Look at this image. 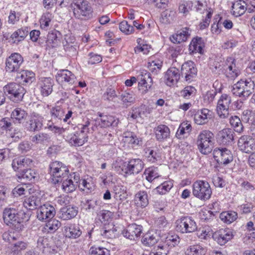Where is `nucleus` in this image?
Wrapping results in <instances>:
<instances>
[{
	"label": "nucleus",
	"instance_id": "nucleus-34",
	"mask_svg": "<svg viewBox=\"0 0 255 255\" xmlns=\"http://www.w3.org/2000/svg\"><path fill=\"white\" fill-rule=\"evenodd\" d=\"M205 46L204 40L201 37H196L192 39L191 42L189 49L193 53H198L202 54L203 53V47Z\"/></svg>",
	"mask_w": 255,
	"mask_h": 255
},
{
	"label": "nucleus",
	"instance_id": "nucleus-11",
	"mask_svg": "<svg viewBox=\"0 0 255 255\" xmlns=\"http://www.w3.org/2000/svg\"><path fill=\"white\" fill-rule=\"evenodd\" d=\"M231 97L226 94H222L218 100L217 112L221 119L227 118L229 116V107L231 103Z\"/></svg>",
	"mask_w": 255,
	"mask_h": 255
},
{
	"label": "nucleus",
	"instance_id": "nucleus-7",
	"mask_svg": "<svg viewBox=\"0 0 255 255\" xmlns=\"http://www.w3.org/2000/svg\"><path fill=\"white\" fill-rule=\"evenodd\" d=\"M2 236L4 240L11 243L9 255H19L27 247L26 242L22 241H16V238L14 236V233H5Z\"/></svg>",
	"mask_w": 255,
	"mask_h": 255
},
{
	"label": "nucleus",
	"instance_id": "nucleus-26",
	"mask_svg": "<svg viewBox=\"0 0 255 255\" xmlns=\"http://www.w3.org/2000/svg\"><path fill=\"white\" fill-rule=\"evenodd\" d=\"M15 80L23 85L30 84L35 80V74L31 71L23 70L17 72Z\"/></svg>",
	"mask_w": 255,
	"mask_h": 255
},
{
	"label": "nucleus",
	"instance_id": "nucleus-20",
	"mask_svg": "<svg viewBox=\"0 0 255 255\" xmlns=\"http://www.w3.org/2000/svg\"><path fill=\"white\" fill-rule=\"evenodd\" d=\"M88 136L84 130L77 131L67 136L66 140L72 145L79 146L83 145L87 141Z\"/></svg>",
	"mask_w": 255,
	"mask_h": 255
},
{
	"label": "nucleus",
	"instance_id": "nucleus-42",
	"mask_svg": "<svg viewBox=\"0 0 255 255\" xmlns=\"http://www.w3.org/2000/svg\"><path fill=\"white\" fill-rule=\"evenodd\" d=\"M156 138L158 140H162L169 136V128L165 125H159L155 128Z\"/></svg>",
	"mask_w": 255,
	"mask_h": 255
},
{
	"label": "nucleus",
	"instance_id": "nucleus-46",
	"mask_svg": "<svg viewBox=\"0 0 255 255\" xmlns=\"http://www.w3.org/2000/svg\"><path fill=\"white\" fill-rule=\"evenodd\" d=\"M47 221L44 228L48 233H54L61 225V222L55 219H49Z\"/></svg>",
	"mask_w": 255,
	"mask_h": 255
},
{
	"label": "nucleus",
	"instance_id": "nucleus-23",
	"mask_svg": "<svg viewBox=\"0 0 255 255\" xmlns=\"http://www.w3.org/2000/svg\"><path fill=\"white\" fill-rule=\"evenodd\" d=\"M56 80L59 83H68L70 85L74 84L76 80L74 74L68 70H60L56 76Z\"/></svg>",
	"mask_w": 255,
	"mask_h": 255
},
{
	"label": "nucleus",
	"instance_id": "nucleus-48",
	"mask_svg": "<svg viewBox=\"0 0 255 255\" xmlns=\"http://www.w3.org/2000/svg\"><path fill=\"white\" fill-rule=\"evenodd\" d=\"M146 180L151 182L154 179L159 177V173L157 167L151 166L146 169L144 171Z\"/></svg>",
	"mask_w": 255,
	"mask_h": 255
},
{
	"label": "nucleus",
	"instance_id": "nucleus-15",
	"mask_svg": "<svg viewBox=\"0 0 255 255\" xmlns=\"http://www.w3.org/2000/svg\"><path fill=\"white\" fill-rule=\"evenodd\" d=\"M233 237V232L229 228L220 229L212 234L213 239L221 246L225 245Z\"/></svg>",
	"mask_w": 255,
	"mask_h": 255
},
{
	"label": "nucleus",
	"instance_id": "nucleus-27",
	"mask_svg": "<svg viewBox=\"0 0 255 255\" xmlns=\"http://www.w3.org/2000/svg\"><path fill=\"white\" fill-rule=\"evenodd\" d=\"M78 208L69 205L62 208L59 212V217L63 220H68L74 218L78 213Z\"/></svg>",
	"mask_w": 255,
	"mask_h": 255
},
{
	"label": "nucleus",
	"instance_id": "nucleus-49",
	"mask_svg": "<svg viewBox=\"0 0 255 255\" xmlns=\"http://www.w3.org/2000/svg\"><path fill=\"white\" fill-rule=\"evenodd\" d=\"M193 3L194 8H195L196 11L200 13H206V15L207 13L211 9L212 12V14L213 13V9L211 7H209L206 2H202L198 0L193 2Z\"/></svg>",
	"mask_w": 255,
	"mask_h": 255
},
{
	"label": "nucleus",
	"instance_id": "nucleus-40",
	"mask_svg": "<svg viewBox=\"0 0 255 255\" xmlns=\"http://www.w3.org/2000/svg\"><path fill=\"white\" fill-rule=\"evenodd\" d=\"M124 140L132 147L140 146L142 144V140L137 137L133 133L128 132L124 133Z\"/></svg>",
	"mask_w": 255,
	"mask_h": 255
},
{
	"label": "nucleus",
	"instance_id": "nucleus-14",
	"mask_svg": "<svg viewBox=\"0 0 255 255\" xmlns=\"http://www.w3.org/2000/svg\"><path fill=\"white\" fill-rule=\"evenodd\" d=\"M197 70L194 63L191 61H188L183 63L181 67V75L184 77L185 80L190 83L197 75Z\"/></svg>",
	"mask_w": 255,
	"mask_h": 255
},
{
	"label": "nucleus",
	"instance_id": "nucleus-41",
	"mask_svg": "<svg viewBox=\"0 0 255 255\" xmlns=\"http://www.w3.org/2000/svg\"><path fill=\"white\" fill-rule=\"evenodd\" d=\"M37 175L36 172L30 168L25 169L20 171L17 175V178L21 182L22 180L25 181H30L34 180Z\"/></svg>",
	"mask_w": 255,
	"mask_h": 255
},
{
	"label": "nucleus",
	"instance_id": "nucleus-51",
	"mask_svg": "<svg viewBox=\"0 0 255 255\" xmlns=\"http://www.w3.org/2000/svg\"><path fill=\"white\" fill-rule=\"evenodd\" d=\"M53 18L52 13L46 12L43 13L40 19V25L41 29L47 30L48 29L49 24Z\"/></svg>",
	"mask_w": 255,
	"mask_h": 255
},
{
	"label": "nucleus",
	"instance_id": "nucleus-60",
	"mask_svg": "<svg viewBox=\"0 0 255 255\" xmlns=\"http://www.w3.org/2000/svg\"><path fill=\"white\" fill-rule=\"evenodd\" d=\"M180 242V238L177 235H168L165 238V244L171 248L178 245Z\"/></svg>",
	"mask_w": 255,
	"mask_h": 255
},
{
	"label": "nucleus",
	"instance_id": "nucleus-8",
	"mask_svg": "<svg viewBox=\"0 0 255 255\" xmlns=\"http://www.w3.org/2000/svg\"><path fill=\"white\" fill-rule=\"evenodd\" d=\"M4 91L7 93L9 98L12 101L18 102L22 100L24 94V89L15 83H10L5 85Z\"/></svg>",
	"mask_w": 255,
	"mask_h": 255
},
{
	"label": "nucleus",
	"instance_id": "nucleus-30",
	"mask_svg": "<svg viewBox=\"0 0 255 255\" xmlns=\"http://www.w3.org/2000/svg\"><path fill=\"white\" fill-rule=\"evenodd\" d=\"M211 111L207 109H203L194 115L195 123L199 125H203L208 122L209 119L211 117Z\"/></svg>",
	"mask_w": 255,
	"mask_h": 255
},
{
	"label": "nucleus",
	"instance_id": "nucleus-47",
	"mask_svg": "<svg viewBox=\"0 0 255 255\" xmlns=\"http://www.w3.org/2000/svg\"><path fill=\"white\" fill-rule=\"evenodd\" d=\"M237 213L233 211L223 212L220 215V219L225 223L230 224L237 218Z\"/></svg>",
	"mask_w": 255,
	"mask_h": 255
},
{
	"label": "nucleus",
	"instance_id": "nucleus-56",
	"mask_svg": "<svg viewBox=\"0 0 255 255\" xmlns=\"http://www.w3.org/2000/svg\"><path fill=\"white\" fill-rule=\"evenodd\" d=\"M61 182H62V189L66 193H71L75 191L77 188L71 179H70L68 177L64 179Z\"/></svg>",
	"mask_w": 255,
	"mask_h": 255
},
{
	"label": "nucleus",
	"instance_id": "nucleus-33",
	"mask_svg": "<svg viewBox=\"0 0 255 255\" xmlns=\"http://www.w3.org/2000/svg\"><path fill=\"white\" fill-rule=\"evenodd\" d=\"M247 4L243 0H237L232 6V13L235 16H240L245 13L247 10Z\"/></svg>",
	"mask_w": 255,
	"mask_h": 255
},
{
	"label": "nucleus",
	"instance_id": "nucleus-2",
	"mask_svg": "<svg viewBox=\"0 0 255 255\" xmlns=\"http://www.w3.org/2000/svg\"><path fill=\"white\" fill-rule=\"evenodd\" d=\"M255 86L252 79H241L233 85L231 91L233 95L246 99L254 92Z\"/></svg>",
	"mask_w": 255,
	"mask_h": 255
},
{
	"label": "nucleus",
	"instance_id": "nucleus-43",
	"mask_svg": "<svg viewBox=\"0 0 255 255\" xmlns=\"http://www.w3.org/2000/svg\"><path fill=\"white\" fill-rule=\"evenodd\" d=\"M28 33V31L26 28H22L14 32L11 34L10 38L13 43L18 44L19 42L24 40Z\"/></svg>",
	"mask_w": 255,
	"mask_h": 255
},
{
	"label": "nucleus",
	"instance_id": "nucleus-28",
	"mask_svg": "<svg viewBox=\"0 0 255 255\" xmlns=\"http://www.w3.org/2000/svg\"><path fill=\"white\" fill-rule=\"evenodd\" d=\"M100 118L97 119L99 125L102 128H107L110 126L116 127L119 123V120L115 117L110 115L99 114Z\"/></svg>",
	"mask_w": 255,
	"mask_h": 255
},
{
	"label": "nucleus",
	"instance_id": "nucleus-22",
	"mask_svg": "<svg viewBox=\"0 0 255 255\" xmlns=\"http://www.w3.org/2000/svg\"><path fill=\"white\" fill-rule=\"evenodd\" d=\"M82 231L78 225L67 224L63 227V233L66 238L76 239L82 234Z\"/></svg>",
	"mask_w": 255,
	"mask_h": 255
},
{
	"label": "nucleus",
	"instance_id": "nucleus-62",
	"mask_svg": "<svg viewBox=\"0 0 255 255\" xmlns=\"http://www.w3.org/2000/svg\"><path fill=\"white\" fill-rule=\"evenodd\" d=\"M113 213L108 210H103L98 214L99 219L102 223H106L111 220Z\"/></svg>",
	"mask_w": 255,
	"mask_h": 255
},
{
	"label": "nucleus",
	"instance_id": "nucleus-36",
	"mask_svg": "<svg viewBox=\"0 0 255 255\" xmlns=\"http://www.w3.org/2000/svg\"><path fill=\"white\" fill-rule=\"evenodd\" d=\"M134 201L137 207H146L149 203L147 192L145 191H139L135 195Z\"/></svg>",
	"mask_w": 255,
	"mask_h": 255
},
{
	"label": "nucleus",
	"instance_id": "nucleus-64",
	"mask_svg": "<svg viewBox=\"0 0 255 255\" xmlns=\"http://www.w3.org/2000/svg\"><path fill=\"white\" fill-rule=\"evenodd\" d=\"M196 92V89L191 86L185 87L181 92V95L184 98L188 99L193 96Z\"/></svg>",
	"mask_w": 255,
	"mask_h": 255
},
{
	"label": "nucleus",
	"instance_id": "nucleus-10",
	"mask_svg": "<svg viewBox=\"0 0 255 255\" xmlns=\"http://www.w3.org/2000/svg\"><path fill=\"white\" fill-rule=\"evenodd\" d=\"M23 62V57L19 53H12L5 60V69L6 72L8 73L18 72Z\"/></svg>",
	"mask_w": 255,
	"mask_h": 255
},
{
	"label": "nucleus",
	"instance_id": "nucleus-17",
	"mask_svg": "<svg viewBox=\"0 0 255 255\" xmlns=\"http://www.w3.org/2000/svg\"><path fill=\"white\" fill-rule=\"evenodd\" d=\"M53 80L50 77H41L39 79L37 88L44 97L49 95L53 91Z\"/></svg>",
	"mask_w": 255,
	"mask_h": 255
},
{
	"label": "nucleus",
	"instance_id": "nucleus-35",
	"mask_svg": "<svg viewBox=\"0 0 255 255\" xmlns=\"http://www.w3.org/2000/svg\"><path fill=\"white\" fill-rule=\"evenodd\" d=\"M189 35V29L185 27L178 31L176 34L173 35L170 40L174 43H180L186 41Z\"/></svg>",
	"mask_w": 255,
	"mask_h": 255
},
{
	"label": "nucleus",
	"instance_id": "nucleus-16",
	"mask_svg": "<svg viewBox=\"0 0 255 255\" xmlns=\"http://www.w3.org/2000/svg\"><path fill=\"white\" fill-rule=\"evenodd\" d=\"M56 213L55 209L53 206L46 203L40 206L37 211V218L41 221H47L52 219Z\"/></svg>",
	"mask_w": 255,
	"mask_h": 255
},
{
	"label": "nucleus",
	"instance_id": "nucleus-53",
	"mask_svg": "<svg viewBox=\"0 0 255 255\" xmlns=\"http://www.w3.org/2000/svg\"><path fill=\"white\" fill-rule=\"evenodd\" d=\"M230 123L234 128L235 131L241 133L243 131L244 127L240 119L237 116L231 117L230 118Z\"/></svg>",
	"mask_w": 255,
	"mask_h": 255
},
{
	"label": "nucleus",
	"instance_id": "nucleus-57",
	"mask_svg": "<svg viewBox=\"0 0 255 255\" xmlns=\"http://www.w3.org/2000/svg\"><path fill=\"white\" fill-rule=\"evenodd\" d=\"M50 136L45 133L40 132L31 136V141L35 143H44L50 139Z\"/></svg>",
	"mask_w": 255,
	"mask_h": 255
},
{
	"label": "nucleus",
	"instance_id": "nucleus-12",
	"mask_svg": "<svg viewBox=\"0 0 255 255\" xmlns=\"http://www.w3.org/2000/svg\"><path fill=\"white\" fill-rule=\"evenodd\" d=\"M139 80L138 84V90L142 94L146 93L151 88L153 84L151 74L146 70H142L137 76Z\"/></svg>",
	"mask_w": 255,
	"mask_h": 255
},
{
	"label": "nucleus",
	"instance_id": "nucleus-25",
	"mask_svg": "<svg viewBox=\"0 0 255 255\" xmlns=\"http://www.w3.org/2000/svg\"><path fill=\"white\" fill-rule=\"evenodd\" d=\"M233 131L232 129L226 128L220 130L217 134L218 142L223 144H228L234 140Z\"/></svg>",
	"mask_w": 255,
	"mask_h": 255
},
{
	"label": "nucleus",
	"instance_id": "nucleus-59",
	"mask_svg": "<svg viewBox=\"0 0 255 255\" xmlns=\"http://www.w3.org/2000/svg\"><path fill=\"white\" fill-rule=\"evenodd\" d=\"M173 187V183L170 181H166L156 188V190L159 194H165Z\"/></svg>",
	"mask_w": 255,
	"mask_h": 255
},
{
	"label": "nucleus",
	"instance_id": "nucleus-9",
	"mask_svg": "<svg viewBox=\"0 0 255 255\" xmlns=\"http://www.w3.org/2000/svg\"><path fill=\"white\" fill-rule=\"evenodd\" d=\"M175 223L176 230L182 233H192L197 229L196 224L191 217H182Z\"/></svg>",
	"mask_w": 255,
	"mask_h": 255
},
{
	"label": "nucleus",
	"instance_id": "nucleus-39",
	"mask_svg": "<svg viewBox=\"0 0 255 255\" xmlns=\"http://www.w3.org/2000/svg\"><path fill=\"white\" fill-rule=\"evenodd\" d=\"M207 252V248L200 244L190 246L186 249V255H205Z\"/></svg>",
	"mask_w": 255,
	"mask_h": 255
},
{
	"label": "nucleus",
	"instance_id": "nucleus-54",
	"mask_svg": "<svg viewBox=\"0 0 255 255\" xmlns=\"http://www.w3.org/2000/svg\"><path fill=\"white\" fill-rule=\"evenodd\" d=\"M37 248L43 253L48 252L50 248L48 239L44 237H40L37 242Z\"/></svg>",
	"mask_w": 255,
	"mask_h": 255
},
{
	"label": "nucleus",
	"instance_id": "nucleus-21",
	"mask_svg": "<svg viewBox=\"0 0 255 255\" xmlns=\"http://www.w3.org/2000/svg\"><path fill=\"white\" fill-rule=\"evenodd\" d=\"M143 167V162L139 158L130 159L127 162L126 174H138L142 170Z\"/></svg>",
	"mask_w": 255,
	"mask_h": 255
},
{
	"label": "nucleus",
	"instance_id": "nucleus-6",
	"mask_svg": "<svg viewBox=\"0 0 255 255\" xmlns=\"http://www.w3.org/2000/svg\"><path fill=\"white\" fill-rule=\"evenodd\" d=\"M73 11L74 16L78 19H90L93 17V9L89 2L86 0H78L74 3Z\"/></svg>",
	"mask_w": 255,
	"mask_h": 255
},
{
	"label": "nucleus",
	"instance_id": "nucleus-24",
	"mask_svg": "<svg viewBox=\"0 0 255 255\" xmlns=\"http://www.w3.org/2000/svg\"><path fill=\"white\" fill-rule=\"evenodd\" d=\"M179 78V71L175 67H171L168 69L164 75L165 82L169 86L176 84Z\"/></svg>",
	"mask_w": 255,
	"mask_h": 255
},
{
	"label": "nucleus",
	"instance_id": "nucleus-58",
	"mask_svg": "<svg viewBox=\"0 0 255 255\" xmlns=\"http://www.w3.org/2000/svg\"><path fill=\"white\" fill-rule=\"evenodd\" d=\"M156 237V235L148 233L142 237L141 242L144 245L151 246L156 243L157 241Z\"/></svg>",
	"mask_w": 255,
	"mask_h": 255
},
{
	"label": "nucleus",
	"instance_id": "nucleus-37",
	"mask_svg": "<svg viewBox=\"0 0 255 255\" xmlns=\"http://www.w3.org/2000/svg\"><path fill=\"white\" fill-rule=\"evenodd\" d=\"M27 114L20 108H15L11 113V118L15 124H21L26 119Z\"/></svg>",
	"mask_w": 255,
	"mask_h": 255
},
{
	"label": "nucleus",
	"instance_id": "nucleus-5",
	"mask_svg": "<svg viewBox=\"0 0 255 255\" xmlns=\"http://www.w3.org/2000/svg\"><path fill=\"white\" fill-rule=\"evenodd\" d=\"M50 174L54 184L62 182L69 174L68 167L63 163L55 161L49 164Z\"/></svg>",
	"mask_w": 255,
	"mask_h": 255
},
{
	"label": "nucleus",
	"instance_id": "nucleus-44",
	"mask_svg": "<svg viewBox=\"0 0 255 255\" xmlns=\"http://www.w3.org/2000/svg\"><path fill=\"white\" fill-rule=\"evenodd\" d=\"M162 64V61L159 59L153 60V58H151L148 62L147 67L151 73L157 74L160 70Z\"/></svg>",
	"mask_w": 255,
	"mask_h": 255
},
{
	"label": "nucleus",
	"instance_id": "nucleus-19",
	"mask_svg": "<svg viewBox=\"0 0 255 255\" xmlns=\"http://www.w3.org/2000/svg\"><path fill=\"white\" fill-rule=\"evenodd\" d=\"M238 145L241 150L250 153L255 150V141L249 135H243L239 139Z\"/></svg>",
	"mask_w": 255,
	"mask_h": 255
},
{
	"label": "nucleus",
	"instance_id": "nucleus-38",
	"mask_svg": "<svg viewBox=\"0 0 255 255\" xmlns=\"http://www.w3.org/2000/svg\"><path fill=\"white\" fill-rule=\"evenodd\" d=\"M43 118L38 114H34L29 120L28 129L31 131L38 130L42 126Z\"/></svg>",
	"mask_w": 255,
	"mask_h": 255
},
{
	"label": "nucleus",
	"instance_id": "nucleus-52",
	"mask_svg": "<svg viewBox=\"0 0 255 255\" xmlns=\"http://www.w3.org/2000/svg\"><path fill=\"white\" fill-rule=\"evenodd\" d=\"M241 118L243 122L252 125L255 121V114L252 110L246 109L243 112Z\"/></svg>",
	"mask_w": 255,
	"mask_h": 255
},
{
	"label": "nucleus",
	"instance_id": "nucleus-61",
	"mask_svg": "<svg viewBox=\"0 0 255 255\" xmlns=\"http://www.w3.org/2000/svg\"><path fill=\"white\" fill-rule=\"evenodd\" d=\"M89 255H110V254L106 248L92 247L90 248Z\"/></svg>",
	"mask_w": 255,
	"mask_h": 255
},
{
	"label": "nucleus",
	"instance_id": "nucleus-3",
	"mask_svg": "<svg viewBox=\"0 0 255 255\" xmlns=\"http://www.w3.org/2000/svg\"><path fill=\"white\" fill-rule=\"evenodd\" d=\"M214 134L209 130H203L198 134L197 145L199 151L203 154H207L212 150Z\"/></svg>",
	"mask_w": 255,
	"mask_h": 255
},
{
	"label": "nucleus",
	"instance_id": "nucleus-50",
	"mask_svg": "<svg viewBox=\"0 0 255 255\" xmlns=\"http://www.w3.org/2000/svg\"><path fill=\"white\" fill-rule=\"evenodd\" d=\"M117 230L113 224H108L107 227H104L101 231V234L105 238H113L115 237Z\"/></svg>",
	"mask_w": 255,
	"mask_h": 255
},
{
	"label": "nucleus",
	"instance_id": "nucleus-18",
	"mask_svg": "<svg viewBox=\"0 0 255 255\" xmlns=\"http://www.w3.org/2000/svg\"><path fill=\"white\" fill-rule=\"evenodd\" d=\"M225 70L227 77L231 79H234L240 74V68L233 57H228L226 59Z\"/></svg>",
	"mask_w": 255,
	"mask_h": 255
},
{
	"label": "nucleus",
	"instance_id": "nucleus-31",
	"mask_svg": "<svg viewBox=\"0 0 255 255\" xmlns=\"http://www.w3.org/2000/svg\"><path fill=\"white\" fill-rule=\"evenodd\" d=\"M41 205L40 198L36 195L26 197L23 201V206L27 210H33Z\"/></svg>",
	"mask_w": 255,
	"mask_h": 255
},
{
	"label": "nucleus",
	"instance_id": "nucleus-4",
	"mask_svg": "<svg viewBox=\"0 0 255 255\" xmlns=\"http://www.w3.org/2000/svg\"><path fill=\"white\" fill-rule=\"evenodd\" d=\"M192 187L193 195L198 199L206 201L211 198L212 189L207 181L198 180L193 183Z\"/></svg>",
	"mask_w": 255,
	"mask_h": 255
},
{
	"label": "nucleus",
	"instance_id": "nucleus-55",
	"mask_svg": "<svg viewBox=\"0 0 255 255\" xmlns=\"http://www.w3.org/2000/svg\"><path fill=\"white\" fill-rule=\"evenodd\" d=\"M127 162L125 161L121 158L117 159L112 164V168L115 171L121 172H123L126 174Z\"/></svg>",
	"mask_w": 255,
	"mask_h": 255
},
{
	"label": "nucleus",
	"instance_id": "nucleus-13",
	"mask_svg": "<svg viewBox=\"0 0 255 255\" xmlns=\"http://www.w3.org/2000/svg\"><path fill=\"white\" fill-rule=\"evenodd\" d=\"M213 156L219 163L226 165L233 160L231 151L226 148H216L213 151Z\"/></svg>",
	"mask_w": 255,
	"mask_h": 255
},
{
	"label": "nucleus",
	"instance_id": "nucleus-63",
	"mask_svg": "<svg viewBox=\"0 0 255 255\" xmlns=\"http://www.w3.org/2000/svg\"><path fill=\"white\" fill-rule=\"evenodd\" d=\"M120 99L122 101L124 104L127 105L128 103H133L135 100V98L132 92L125 91L120 95Z\"/></svg>",
	"mask_w": 255,
	"mask_h": 255
},
{
	"label": "nucleus",
	"instance_id": "nucleus-1",
	"mask_svg": "<svg viewBox=\"0 0 255 255\" xmlns=\"http://www.w3.org/2000/svg\"><path fill=\"white\" fill-rule=\"evenodd\" d=\"M24 217L25 213L19 207L5 208L3 211L2 218L4 223L13 228L18 229Z\"/></svg>",
	"mask_w": 255,
	"mask_h": 255
},
{
	"label": "nucleus",
	"instance_id": "nucleus-32",
	"mask_svg": "<svg viewBox=\"0 0 255 255\" xmlns=\"http://www.w3.org/2000/svg\"><path fill=\"white\" fill-rule=\"evenodd\" d=\"M31 162L32 160L29 158L17 157L13 160L11 165L14 170L22 171L25 168H27Z\"/></svg>",
	"mask_w": 255,
	"mask_h": 255
},
{
	"label": "nucleus",
	"instance_id": "nucleus-29",
	"mask_svg": "<svg viewBox=\"0 0 255 255\" xmlns=\"http://www.w3.org/2000/svg\"><path fill=\"white\" fill-rule=\"evenodd\" d=\"M142 231V226L132 224L128 227L126 232L124 233V236L131 240H134L140 235Z\"/></svg>",
	"mask_w": 255,
	"mask_h": 255
},
{
	"label": "nucleus",
	"instance_id": "nucleus-45",
	"mask_svg": "<svg viewBox=\"0 0 255 255\" xmlns=\"http://www.w3.org/2000/svg\"><path fill=\"white\" fill-rule=\"evenodd\" d=\"M193 3L191 1L181 0L178 4V11L184 16L189 14L190 11L192 10Z\"/></svg>",
	"mask_w": 255,
	"mask_h": 255
}]
</instances>
